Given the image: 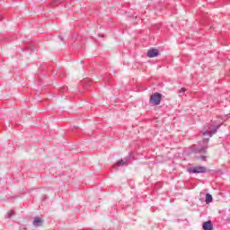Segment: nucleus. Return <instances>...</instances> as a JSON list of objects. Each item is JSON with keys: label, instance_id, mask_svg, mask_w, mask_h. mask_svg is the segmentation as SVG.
<instances>
[{"label": "nucleus", "instance_id": "nucleus-1", "mask_svg": "<svg viewBox=\"0 0 230 230\" xmlns=\"http://www.w3.org/2000/svg\"><path fill=\"white\" fill-rule=\"evenodd\" d=\"M163 98V94L159 93H155L153 94H151L150 98H149V103L151 105H160L161 104V99Z\"/></svg>", "mask_w": 230, "mask_h": 230}, {"label": "nucleus", "instance_id": "nucleus-2", "mask_svg": "<svg viewBox=\"0 0 230 230\" xmlns=\"http://www.w3.org/2000/svg\"><path fill=\"white\" fill-rule=\"evenodd\" d=\"M208 157V152L206 149H198L196 150V158H198L199 161H207Z\"/></svg>", "mask_w": 230, "mask_h": 230}, {"label": "nucleus", "instance_id": "nucleus-3", "mask_svg": "<svg viewBox=\"0 0 230 230\" xmlns=\"http://www.w3.org/2000/svg\"><path fill=\"white\" fill-rule=\"evenodd\" d=\"M190 173H206L208 172V168L204 166H195L191 169H189Z\"/></svg>", "mask_w": 230, "mask_h": 230}, {"label": "nucleus", "instance_id": "nucleus-4", "mask_svg": "<svg viewBox=\"0 0 230 230\" xmlns=\"http://www.w3.org/2000/svg\"><path fill=\"white\" fill-rule=\"evenodd\" d=\"M148 58H155V57H159V50L157 49H150L146 53Z\"/></svg>", "mask_w": 230, "mask_h": 230}, {"label": "nucleus", "instance_id": "nucleus-5", "mask_svg": "<svg viewBox=\"0 0 230 230\" xmlns=\"http://www.w3.org/2000/svg\"><path fill=\"white\" fill-rule=\"evenodd\" d=\"M204 230H213V224L211 221H207L203 224Z\"/></svg>", "mask_w": 230, "mask_h": 230}, {"label": "nucleus", "instance_id": "nucleus-6", "mask_svg": "<svg viewBox=\"0 0 230 230\" xmlns=\"http://www.w3.org/2000/svg\"><path fill=\"white\" fill-rule=\"evenodd\" d=\"M33 226L35 227H39V226H42V219L40 217L34 218Z\"/></svg>", "mask_w": 230, "mask_h": 230}, {"label": "nucleus", "instance_id": "nucleus-7", "mask_svg": "<svg viewBox=\"0 0 230 230\" xmlns=\"http://www.w3.org/2000/svg\"><path fill=\"white\" fill-rule=\"evenodd\" d=\"M205 202H206V204H209V203L213 202V196H211V194H207Z\"/></svg>", "mask_w": 230, "mask_h": 230}, {"label": "nucleus", "instance_id": "nucleus-8", "mask_svg": "<svg viewBox=\"0 0 230 230\" xmlns=\"http://www.w3.org/2000/svg\"><path fill=\"white\" fill-rule=\"evenodd\" d=\"M12 217H13V210H9V211L7 212V217H8V218H12Z\"/></svg>", "mask_w": 230, "mask_h": 230}, {"label": "nucleus", "instance_id": "nucleus-9", "mask_svg": "<svg viewBox=\"0 0 230 230\" xmlns=\"http://www.w3.org/2000/svg\"><path fill=\"white\" fill-rule=\"evenodd\" d=\"M203 136H209L211 137L212 134L207 131L203 133Z\"/></svg>", "mask_w": 230, "mask_h": 230}, {"label": "nucleus", "instance_id": "nucleus-10", "mask_svg": "<svg viewBox=\"0 0 230 230\" xmlns=\"http://www.w3.org/2000/svg\"><path fill=\"white\" fill-rule=\"evenodd\" d=\"M118 164L120 165V164H125V162H123V160H120L118 162Z\"/></svg>", "mask_w": 230, "mask_h": 230}, {"label": "nucleus", "instance_id": "nucleus-11", "mask_svg": "<svg viewBox=\"0 0 230 230\" xmlns=\"http://www.w3.org/2000/svg\"><path fill=\"white\" fill-rule=\"evenodd\" d=\"M181 91L182 93H184V92L186 91V89H185V88H181Z\"/></svg>", "mask_w": 230, "mask_h": 230}]
</instances>
